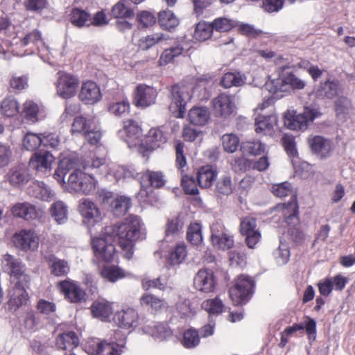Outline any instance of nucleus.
Returning <instances> with one entry per match:
<instances>
[{"label":"nucleus","mask_w":355,"mask_h":355,"mask_svg":"<svg viewBox=\"0 0 355 355\" xmlns=\"http://www.w3.org/2000/svg\"><path fill=\"white\" fill-rule=\"evenodd\" d=\"M31 278L27 270L10 279L8 289V309L12 311H17L26 304L28 300L27 290L30 288Z\"/></svg>","instance_id":"nucleus-2"},{"label":"nucleus","mask_w":355,"mask_h":355,"mask_svg":"<svg viewBox=\"0 0 355 355\" xmlns=\"http://www.w3.org/2000/svg\"><path fill=\"white\" fill-rule=\"evenodd\" d=\"M44 257L49 262L51 273L54 276L64 277L69 273L70 266L67 261L58 259L54 254L45 255Z\"/></svg>","instance_id":"nucleus-31"},{"label":"nucleus","mask_w":355,"mask_h":355,"mask_svg":"<svg viewBox=\"0 0 355 355\" xmlns=\"http://www.w3.org/2000/svg\"><path fill=\"white\" fill-rule=\"evenodd\" d=\"M130 110V105L127 98L111 103L108 106V112L116 117L126 116L129 114Z\"/></svg>","instance_id":"nucleus-46"},{"label":"nucleus","mask_w":355,"mask_h":355,"mask_svg":"<svg viewBox=\"0 0 355 355\" xmlns=\"http://www.w3.org/2000/svg\"><path fill=\"white\" fill-rule=\"evenodd\" d=\"M213 110L216 116L227 118L235 110L234 97L227 93H222L211 101Z\"/></svg>","instance_id":"nucleus-14"},{"label":"nucleus","mask_w":355,"mask_h":355,"mask_svg":"<svg viewBox=\"0 0 355 355\" xmlns=\"http://www.w3.org/2000/svg\"><path fill=\"white\" fill-rule=\"evenodd\" d=\"M200 337L198 330L191 328L184 331L182 345L187 349H193L199 345Z\"/></svg>","instance_id":"nucleus-50"},{"label":"nucleus","mask_w":355,"mask_h":355,"mask_svg":"<svg viewBox=\"0 0 355 355\" xmlns=\"http://www.w3.org/2000/svg\"><path fill=\"white\" fill-rule=\"evenodd\" d=\"M139 315L135 309L127 308L117 311L114 316V322L120 327L129 329L136 327L139 322Z\"/></svg>","instance_id":"nucleus-25"},{"label":"nucleus","mask_w":355,"mask_h":355,"mask_svg":"<svg viewBox=\"0 0 355 355\" xmlns=\"http://www.w3.org/2000/svg\"><path fill=\"white\" fill-rule=\"evenodd\" d=\"M56 81V91L59 96L68 99L74 96L79 85V79L76 76L65 72H58Z\"/></svg>","instance_id":"nucleus-11"},{"label":"nucleus","mask_w":355,"mask_h":355,"mask_svg":"<svg viewBox=\"0 0 355 355\" xmlns=\"http://www.w3.org/2000/svg\"><path fill=\"white\" fill-rule=\"evenodd\" d=\"M217 176L216 171L209 165L201 167L197 175L198 182L202 188L210 187Z\"/></svg>","instance_id":"nucleus-39"},{"label":"nucleus","mask_w":355,"mask_h":355,"mask_svg":"<svg viewBox=\"0 0 355 355\" xmlns=\"http://www.w3.org/2000/svg\"><path fill=\"white\" fill-rule=\"evenodd\" d=\"M1 113L8 116H13L19 112V103L13 97L5 98L1 105Z\"/></svg>","instance_id":"nucleus-57"},{"label":"nucleus","mask_w":355,"mask_h":355,"mask_svg":"<svg viewBox=\"0 0 355 355\" xmlns=\"http://www.w3.org/2000/svg\"><path fill=\"white\" fill-rule=\"evenodd\" d=\"M54 162V157L48 152L35 153L29 161V166L31 168L39 173H46L51 170L52 164Z\"/></svg>","instance_id":"nucleus-19"},{"label":"nucleus","mask_w":355,"mask_h":355,"mask_svg":"<svg viewBox=\"0 0 355 355\" xmlns=\"http://www.w3.org/2000/svg\"><path fill=\"white\" fill-rule=\"evenodd\" d=\"M112 304L105 300L94 301L91 306V312L94 318L106 320L112 314Z\"/></svg>","instance_id":"nucleus-34"},{"label":"nucleus","mask_w":355,"mask_h":355,"mask_svg":"<svg viewBox=\"0 0 355 355\" xmlns=\"http://www.w3.org/2000/svg\"><path fill=\"white\" fill-rule=\"evenodd\" d=\"M336 98L334 105L337 115L347 114L352 107L351 101L343 94L338 95Z\"/></svg>","instance_id":"nucleus-61"},{"label":"nucleus","mask_w":355,"mask_h":355,"mask_svg":"<svg viewBox=\"0 0 355 355\" xmlns=\"http://www.w3.org/2000/svg\"><path fill=\"white\" fill-rule=\"evenodd\" d=\"M125 345V339H121L118 343H115L114 341H101L98 338H92L85 344V350L91 355H98L102 353L107 355H121Z\"/></svg>","instance_id":"nucleus-10"},{"label":"nucleus","mask_w":355,"mask_h":355,"mask_svg":"<svg viewBox=\"0 0 355 355\" xmlns=\"http://www.w3.org/2000/svg\"><path fill=\"white\" fill-rule=\"evenodd\" d=\"M292 327L295 332L305 329L309 340H314L316 338V322L313 318L307 317L306 321L295 323Z\"/></svg>","instance_id":"nucleus-48"},{"label":"nucleus","mask_w":355,"mask_h":355,"mask_svg":"<svg viewBox=\"0 0 355 355\" xmlns=\"http://www.w3.org/2000/svg\"><path fill=\"white\" fill-rule=\"evenodd\" d=\"M216 285V280L214 272L210 269H200L194 277V288L200 292L211 293L214 291Z\"/></svg>","instance_id":"nucleus-15"},{"label":"nucleus","mask_w":355,"mask_h":355,"mask_svg":"<svg viewBox=\"0 0 355 355\" xmlns=\"http://www.w3.org/2000/svg\"><path fill=\"white\" fill-rule=\"evenodd\" d=\"M306 82L293 72H283L282 75L266 83V87L271 94L286 92L292 90H301L304 89Z\"/></svg>","instance_id":"nucleus-5"},{"label":"nucleus","mask_w":355,"mask_h":355,"mask_svg":"<svg viewBox=\"0 0 355 355\" xmlns=\"http://www.w3.org/2000/svg\"><path fill=\"white\" fill-rule=\"evenodd\" d=\"M71 133L81 134L85 139L92 145H97L102 137V132L98 125L95 118L84 116H78L73 119L71 125Z\"/></svg>","instance_id":"nucleus-4"},{"label":"nucleus","mask_w":355,"mask_h":355,"mask_svg":"<svg viewBox=\"0 0 355 355\" xmlns=\"http://www.w3.org/2000/svg\"><path fill=\"white\" fill-rule=\"evenodd\" d=\"M165 184L164 176L160 171H151L149 170L143 173V178L141 184L144 186H149L160 188Z\"/></svg>","instance_id":"nucleus-40"},{"label":"nucleus","mask_w":355,"mask_h":355,"mask_svg":"<svg viewBox=\"0 0 355 355\" xmlns=\"http://www.w3.org/2000/svg\"><path fill=\"white\" fill-rule=\"evenodd\" d=\"M265 146L259 141H248L241 144V150L243 153L252 155H261L264 152Z\"/></svg>","instance_id":"nucleus-58"},{"label":"nucleus","mask_w":355,"mask_h":355,"mask_svg":"<svg viewBox=\"0 0 355 355\" xmlns=\"http://www.w3.org/2000/svg\"><path fill=\"white\" fill-rule=\"evenodd\" d=\"M97 184L98 181L93 175L76 169L69 176L67 189L71 193L89 195L95 191Z\"/></svg>","instance_id":"nucleus-7"},{"label":"nucleus","mask_w":355,"mask_h":355,"mask_svg":"<svg viewBox=\"0 0 355 355\" xmlns=\"http://www.w3.org/2000/svg\"><path fill=\"white\" fill-rule=\"evenodd\" d=\"M101 275L106 280L114 283L126 277L128 273L118 266H107L102 268Z\"/></svg>","instance_id":"nucleus-43"},{"label":"nucleus","mask_w":355,"mask_h":355,"mask_svg":"<svg viewBox=\"0 0 355 355\" xmlns=\"http://www.w3.org/2000/svg\"><path fill=\"white\" fill-rule=\"evenodd\" d=\"M158 22L162 27L171 31L179 24V19L171 10H164L159 13Z\"/></svg>","instance_id":"nucleus-47"},{"label":"nucleus","mask_w":355,"mask_h":355,"mask_svg":"<svg viewBox=\"0 0 355 355\" xmlns=\"http://www.w3.org/2000/svg\"><path fill=\"white\" fill-rule=\"evenodd\" d=\"M33 44L38 51L40 58L44 60L49 53V47L45 44L42 38V33L40 31L35 29L26 34L21 40V46H27Z\"/></svg>","instance_id":"nucleus-26"},{"label":"nucleus","mask_w":355,"mask_h":355,"mask_svg":"<svg viewBox=\"0 0 355 355\" xmlns=\"http://www.w3.org/2000/svg\"><path fill=\"white\" fill-rule=\"evenodd\" d=\"M144 331L156 339L163 340L173 335L172 331L166 323H157L146 325Z\"/></svg>","instance_id":"nucleus-37"},{"label":"nucleus","mask_w":355,"mask_h":355,"mask_svg":"<svg viewBox=\"0 0 355 355\" xmlns=\"http://www.w3.org/2000/svg\"><path fill=\"white\" fill-rule=\"evenodd\" d=\"M212 33L213 29L211 23L200 21L196 24L193 33V37L199 42H204L210 38Z\"/></svg>","instance_id":"nucleus-51"},{"label":"nucleus","mask_w":355,"mask_h":355,"mask_svg":"<svg viewBox=\"0 0 355 355\" xmlns=\"http://www.w3.org/2000/svg\"><path fill=\"white\" fill-rule=\"evenodd\" d=\"M28 193L44 201H51L55 197V193L43 182H33L28 187Z\"/></svg>","instance_id":"nucleus-30"},{"label":"nucleus","mask_w":355,"mask_h":355,"mask_svg":"<svg viewBox=\"0 0 355 355\" xmlns=\"http://www.w3.org/2000/svg\"><path fill=\"white\" fill-rule=\"evenodd\" d=\"M284 206L283 211L285 221L290 226L288 234L291 239L297 245L302 244L305 240V234L299 227L298 206L296 196L293 195L291 200Z\"/></svg>","instance_id":"nucleus-8"},{"label":"nucleus","mask_w":355,"mask_h":355,"mask_svg":"<svg viewBox=\"0 0 355 355\" xmlns=\"http://www.w3.org/2000/svg\"><path fill=\"white\" fill-rule=\"evenodd\" d=\"M137 20L139 26L148 28L155 24L157 18L153 13L144 10L137 14Z\"/></svg>","instance_id":"nucleus-64"},{"label":"nucleus","mask_w":355,"mask_h":355,"mask_svg":"<svg viewBox=\"0 0 355 355\" xmlns=\"http://www.w3.org/2000/svg\"><path fill=\"white\" fill-rule=\"evenodd\" d=\"M70 22L76 27L82 28L90 25L91 16L84 10L74 8L69 15Z\"/></svg>","instance_id":"nucleus-41"},{"label":"nucleus","mask_w":355,"mask_h":355,"mask_svg":"<svg viewBox=\"0 0 355 355\" xmlns=\"http://www.w3.org/2000/svg\"><path fill=\"white\" fill-rule=\"evenodd\" d=\"M187 255V251L185 244L179 243L170 252L168 261L171 266L179 265L185 259Z\"/></svg>","instance_id":"nucleus-52"},{"label":"nucleus","mask_w":355,"mask_h":355,"mask_svg":"<svg viewBox=\"0 0 355 355\" xmlns=\"http://www.w3.org/2000/svg\"><path fill=\"white\" fill-rule=\"evenodd\" d=\"M211 24L213 31L225 33L234 28L236 26V22L231 19L221 17L216 18Z\"/></svg>","instance_id":"nucleus-54"},{"label":"nucleus","mask_w":355,"mask_h":355,"mask_svg":"<svg viewBox=\"0 0 355 355\" xmlns=\"http://www.w3.org/2000/svg\"><path fill=\"white\" fill-rule=\"evenodd\" d=\"M168 91L170 112L176 118H183L187 110L186 106L193 97L194 84L180 82L171 86Z\"/></svg>","instance_id":"nucleus-3"},{"label":"nucleus","mask_w":355,"mask_h":355,"mask_svg":"<svg viewBox=\"0 0 355 355\" xmlns=\"http://www.w3.org/2000/svg\"><path fill=\"white\" fill-rule=\"evenodd\" d=\"M234 286L230 289V296L235 305L245 304L252 297L255 281L248 275H240L235 279Z\"/></svg>","instance_id":"nucleus-6"},{"label":"nucleus","mask_w":355,"mask_h":355,"mask_svg":"<svg viewBox=\"0 0 355 355\" xmlns=\"http://www.w3.org/2000/svg\"><path fill=\"white\" fill-rule=\"evenodd\" d=\"M185 50L183 42H177L169 48L166 49L161 54L159 59V64L165 66L181 55Z\"/></svg>","instance_id":"nucleus-35"},{"label":"nucleus","mask_w":355,"mask_h":355,"mask_svg":"<svg viewBox=\"0 0 355 355\" xmlns=\"http://www.w3.org/2000/svg\"><path fill=\"white\" fill-rule=\"evenodd\" d=\"M60 291L70 302L78 303L85 300L86 293L77 282L71 280H64L58 284Z\"/></svg>","instance_id":"nucleus-17"},{"label":"nucleus","mask_w":355,"mask_h":355,"mask_svg":"<svg viewBox=\"0 0 355 355\" xmlns=\"http://www.w3.org/2000/svg\"><path fill=\"white\" fill-rule=\"evenodd\" d=\"M246 77L240 72L225 73L221 80L220 85L225 88L240 87L245 84Z\"/></svg>","instance_id":"nucleus-42"},{"label":"nucleus","mask_w":355,"mask_h":355,"mask_svg":"<svg viewBox=\"0 0 355 355\" xmlns=\"http://www.w3.org/2000/svg\"><path fill=\"white\" fill-rule=\"evenodd\" d=\"M79 338L74 331L60 333L55 338V346L58 349L71 352L79 345Z\"/></svg>","instance_id":"nucleus-28"},{"label":"nucleus","mask_w":355,"mask_h":355,"mask_svg":"<svg viewBox=\"0 0 355 355\" xmlns=\"http://www.w3.org/2000/svg\"><path fill=\"white\" fill-rule=\"evenodd\" d=\"M141 134V128L137 122L129 119L123 122V129L119 130V136L130 147L136 144V140Z\"/></svg>","instance_id":"nucleus-24"},{"label":"nucleus","mask_w":355,"mask_h":355,"mask_svg":"<svg viewBox=\"0 0 355 355\" xmlns=\"http://www.w3.org/2000/svg\"><path fill=\"white\" fill-rule=\"evenodd\" d=\"M320 114L318 109L309 107L297 114L295 112H288L284 115V125L290 130L304 131Z\"/></svg>","instance_id":"nucleus-9"},{"label":"nucleus","mask_w":355,"mask_h":355,"mask_svg":"<svg viewBox=\"0 0 355 355\" xmlns=\"http://www.w3.org/2000/svg\"><path fill=\"white\" fill-rule=\"evenodd\" d=\"M182 225L178 218L169 219L166 224L165 239L169 241L175 238L182 230Z\"/></svg>","instance_id":"nucleus-60"},{"label":"nucleus","mask_w":355,"mask_h":355,"mask_svg":"<svg viewBox=\"0 0 355 355\" xmlns=\"http://www.w3.org/2000/svg\"><path fill=\"white\" fill-rule=\"evenodd\" d=\"M42 134H36L31 132H27L23 139V147L29 151L37 150L42 145Z\"/></svg>","instance_id":"nucleus-53"},{"label":"nucleus","mask_w":355,"mask_h":355,"mask_svg":"<svg viewBox=\"0 0 355 355\" xmlns=\"http://www.w3.org/2000/svg\"><path fill=\"white\" fill-rule=\"evenodd\" d=\"M211 240L212 244L216 248L226 250L232 248L234 245V241H232L228 237L225 238V243H223L221 236H227L225 232L228 230L225 227L223 223L220 221H216L211 225Z\"/></svg>","instance_id":"nucleus-20"},{"label":"nucleus","mask_w":355,"mask_h":355,"mask_svg":"<svg viewBox=\"0 0 355 355\" xmlns=\"http://www.w3.org/2000/svg\"><path fill=\"white\" fill-rule=\"evenodd\" d=\"M2 269L10 276V279L27 270L26 265L18 258L6 254L2 259Z\"/></svg>","instance_id":"nucleus-27"},{"label":"nucleus","mask_w":355,"mask_h":355,"mask_svg":"<svg viewBox=\"0 0 355 355\" xmlns=\"http://www.w3.org/2000/svg\"><path fill=\"white\" fill-rule=\"evenodd\" d=\"M209 112L206 107H194L189 112V120L195 125H204L209 119Z\"/></svg>","instance_id":"nucleus-38"},{"label":"nucleus","mask_w":355,"mask_h":355,"mask_svg":"<svg viewBox=\"0 0 355 355\" xmlns=\"http://www.w3.org/2000/svg\"><path fill=\"white\" fill-rule=\"evenodd\" d=\"M141 225L139 216H130L121 223L106 226L103 237L92 239V245L96 257L101 261H112L115 254L112 242H118L125 251V258L130 259L133 256V242L141 237Z\"/></svg>","instance_id":"nucleus-1"},{"label":"nucleus","mask_w":355,"mask_h":355,"mask_svg":"<svg viewBox=\"0 0 355 355\" xmlns=\"http://www.w3.org/2000/svg\"><path fill=\"white\" fill-rule=\"evenodd\" d=\"M222 145L225 152L234 153L240 144V139L235 134H225L221 138Z\"/></svg>","instance_id":"nucleus-59"},{"label":"nucleus","mask_w":355,"mask_h":355,"mask_svg":"<svg viewBox=\"0 0 355 355\" xmlns=\"http://www.w3.org/2000/svg\"><path fill=\"white\" fill-rule=\"evenodd\" d=\"M140 302L143 306L150 308L152 311L155 312L166 307L167 305L164 300L150 293L144 294L140 299Z\"/></svg>","instance_id":"nucleus-44"},{"label":"nucleus","mask_w":355,"mask_h":355,"mask_svg":"<svg viewBox=\"0 0 355 355\" xmlns=\"http://www.w3.org/2000/svg\"><path fill=\"white\" fill-rule=\"evenodd\" d=\"M308 143L313 153L321 159L328 157L331 152V142L322 136H313L308 138Z\"/></svg>","instance_id":"nucleus-23"},{"label":"nucleus","mask_w":355,"mask_h":355,"mask_svg":"<svg viewBox=\"0 0 355 355\" xmlns=\"http://www.w3.org/2000/svg\"><path fill=\"white\" fill-rule=\"evenodd\" d=\"M15 245L22 250H34L38 247V238L33 230H22L18 233H15L13 236Z\"/></svg>","instance_id":"nucleus-18"},{"label":"nucleus","mask_w":355,"mask_h":355,"mask_svg":"<svg viewBox=\"0 0 355 355\" xmlns=\"http://www.w3.org/2000/svg\"><path fill=\"white\" fill-rule=\"evenodd\" d=\"M78 98L85 105H94L102 98L101 89L95 82L85 81L81 85Z\"/></svg>","instance_id":"nucleus-16"},{"label":"nucleus","mask_w":355,"mask_h":355,"mask_svg":"<svg viewBox=\"0 0 355 355\" xmlns=\"http://www.w3.org/2000/svg\"><path fill=\"white\" fill-rule=\"evenodd\" d=\"M254 120L255 130L257 133L266 134L267 132L272 130L274 127L277 125V116L275 114L265 116L258 113Z\"/></svg>","instance_id":"nucleus-33"},{"label":"nucleus","mask_w":355,"mask_h":355,"mask_svg":"<svg viewBox=\"0 0 355 355\" xmlns=\"http://www.w3.org/2000/svg\"><path fill=\"white\" fill-rule=\"evenodd\" d=\"M9 182L14 187L24 184L29 180V173L25 166H17L12 168L7 174Z\"/></svg>","instance_id":"nucleus-36"},{"label":"nucleus","mask_w":355,"mask_h":355,"mask_svg":"<svg viewBox=\"0 0 355 355\" xmlns=\"http://www.w3.org/2000/svg\"><path fill=\"white\" fill-rule=\"evenodd\" d=\"M232 191L231 178L228 175L222 176L216 183V193L223 196H229L232 193Z\"/></svg>","instance_id":"nucleus-62"},{"label":"nucleus","mask_w":355,"mask_h":355,"mask_svg":"<svg viewBox=\"0 0 355 355\" xmlns=\"http://www.w3.org/2000/svg\"><path fill=\"white\" fill-rule=\"evenodd\" d=\"M51 214L58 224L65 223L67 220L68 209L62 201L53 202L50 208Z\"/></svg>","instance_id":"nucleus-45"},{"label":"nucleus","mask_w":355,"mask_h":355,"mask_svg":"<svg viewBox=\"0 0 355 355\" xmlns=\"http://www.w3.org/2000/svg\"><path fill=\"white\" fill-rule=\"evenodd\" d=\"M158 92L146 84H139L133 92V104L137 107L146 108L156 103Z\"/></svg>","instance_id":"nucleus-12"},{"label":"nucleus","mask_w":355,"mask_h":355,"mask_svg":"<svg viewBox=\"0 0 355 355\" xmlns=\"http://www.w3.org/2000/svg\"><path fill=\"white\" fill-rule=\"evenodd\" d=\"M201 306L209 315H218L223 312L224 304L218 297H215L205 300Z\"/></svg>","instance_id":"nucleus-49"},{"label":"nucleus","mask_w":355,"mask_h":355,"mask_svg":"<svg viewBox=\"0 0 355 355\" xmlns=\"http://www.w3.org/2000/svg\"><path fill=\"white\" fill-rule=\"evenodd\" d=\"M78 211L83 222L88 227L94 226L101 220V213L97 205L89 199L80 200Z\"/></svg>","instance_id":"nucleus-13"},{"label":"nucleus","mask_w":355,"mask_h":355,"mask_svg":"<svg viewBox=\"0 0 355 355\" xmlns=\"http://www.w3.org/2000/svg\"><path fill=\"white\" fill-rule=\"evenodd\" d=\"M342 94H343V88L336 80L329 79L321 82L319 87L315 90L316 96L321 98L334 99Z\"/></svg>","instance_id":"nucleus-21"},{"label":"nucleus","mask_w":355,"mask_h":355,"mask_svg":"<svg viewBox=\"0 0 355 355\" xmlns=\"http://www.w3.org/2000/svg\"><path fill=\"white\" fill-rule=\"evenodd\" d=\"M187 238L192 245H198L202 241V227L198 223H191L187 229Z\"/></svg>","instance_id":"nucleus-55"},{"label":"nucleus","mask_w":355,"mask_h":355,"mask_svg":"<svg viewBox=\"0 0 355 355\" xmlns=\"http://www.w3.org/2000/svg\"><path fill=\"white\" fill-rule=\"evenodd\" d=\"M12 215L15 217L21 218L29 220L41 218L43 211L37 209L33 205L28 202H19L15 204L11 209Z\"/></svg>","instance_id":"nucleus-22"},{"label":"nucleus","mask_w":355,"mask_h":355,"mask_svg":"<svg viewBox=\"0 0 355 355\" xmlns=\"http://www.w3.org/2000/svg\"><path fill=\"white\" fill-rule=\"evenodd\" d=\"M167 133L161 128H151L146 137V145L148 150H153L166 143Z\"/></svg>","instance_id":"nucleus-29"},{"label":"nucleus","mask_w":355,"mask_h":355,"mask_svg":"<svg viewBox=\"0 0 355 355\" xmlns=\"http://www.w3.org/2000/svg\"><path fill=\"white\" fill-rule=\"evenodd\" d=\"M131 207V199L125 196H116L110 201L109 210L116 217L124 216Z\"/></svg>","instance_id":"nucleus-32"},{"label":"nucleus","mask_w":355,"mask_h":355,"mask_svg":"<svg viewBox=\"0 0 355 355\" xmlns=\"http://www.w3.org/2000/svg\"><path fill=\"white\" fill-rule=\"evenodd\" d=\"M112 15L116 19H131L134 12L125 5L123 1H120L112 7Z\"/></svg>","instance_id":"nucleus-56"},{"label":"nucleus","mask_w":355,"mask_h":355,"mask_svg":"<svg viewBox=\"0 0 355 355\" xmlns=\"http://www.w3.org/2000/svg\"><path fill=\"white\" fill-rule=\"evenodd\" d=\"M164 39V35L162 33H156L150 34L140 40L139 47L142 50H148Z\"/></svg>","instance_id":"nucleus-63"}]
</instances>
